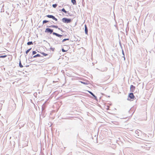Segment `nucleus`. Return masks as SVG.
<instances>
[{"instance_id":"6ab92c4d","label":"nucleus","mask_w":155,"mask_h":155,"mask_svg":"<svg viewBox=\"0 0 155 155\" xmlns=\"http://www.w3.org/2000/svg\"><path fill=\"white\" fill-rule=\"evenodd\" d=\"M69 40V38L64 39L62 40V42H64L66 40Z\"/></svg>"},{"instance_id":"a878e982","label":"nucleus","mask_w":155,"mask_h":155,"mask_svg":"<svg viewBox=\"0 0 155 155\" xmlns=\"http://www.w3.org/2000/svg\"><path fill=\"white\" fill-rule=\"evenodd\" d=\"M54 20H55L56 21H58V19L55 18H54Z\"/></svg>"},{"instance_id":"a211bd4d","label":"nucleus","mask_w":155,"mask_h":155,"mask_svg":"<svg viewBox=\"0 0 155 155\" xmlns=\"http://www.w3.org/2000/svg\"><path fill=\"white\" fill-rule=\"evenodd\" d=\"M19 66L20 68H22L23 67V65L21 64V61H20L19 62Z\"/></svg>"},{"instance_id":"7ed1b4c3","label":"nucleus","mask_w":155,"mask_h":155,"mask_svg":"<svg viewBox=\"0 0 155 155\" xmlns=\"http://www.w3.org/2000/svg\"><path fill=\"white\" fill-rule=\"evenodd\" d=\"M53 31V30L52 29L49 28H47L45 29V32L48 33H50L51 34Z\"/></svg>"},{"instance_id":"f257e3e1","label":"nucleus","mask_w":155,"mask_h":155,"mask_svg":"<svg viewBox=\"0 0 155 155\" xmlns=\"http://www.w3.org/2000/svg\"><path fill=\"white\" fill-rule=\"evenodd\" d=\"M142 134L141 131L140 130H136L135 131V136L137 138H139Z\"/></svg>"},{"instance_id":"412c9836","label":"nucleus","mask_w":155,"mask_h":155,"mask_svg":"<svg viewBox=\"0 0 155 155\" xmlns=\"http://www.w3.org/2000/svg\"><path fill=\"white\" fill-rule=\"evenodd\" d=\"M37 53L35 51H33L32 52V54L34 55Z\"/></svg>"},{"instance_id":"39448f33","label":"nucleus","mask_w":155,"mask_h":155,"mask_svg":"<svg viewBox=\"0 0 155 155\" xmlns=\"http://www.w3.org/2000/svg\"><path fill=\"white\" fill-rule=\"evenodd\" d=\"M129 97L131 99H133L134 98V96L133 93H131L129 94Z\"/></svg>"},{"instance_id":"c756f323","label":"nucleus","mask_w":155,"mask_h":155,"mask_svg":"<svg viewBox=\"0 0 155 155\" xmlns=\"http://www.w3.org/2000/svg\"><path fill=\"white\" fill-rule=\"evenodd\" d=\"M124 59L125 60V58L124 57Z\"/></svg>"},{"instance_id":"c85d7f7f","label":"nucleus","mask_w":155,"mask_h":155,"mask_svg":"<svg viewBox=\"0 0 155 155\" xmlns=\"http://www.w3.org/2000/svg\"><path fill=\"white\" fill-rule=\"evenodd\" d=\"M81 83H83L84 84H85V83L83 82H81Z\"/></svg>"},{"instance_id":"2eb2a0df","label":"nucleus","mask_w":155,"mask_h":155,"mask_svg":"<svg viewBox=\"0 0 155 155\" xmlns=\"http://www.w3.org/2000/svg\"><path fill=\"white\" fill-rule=\"evenodd\" d=\"M61 11L65 13H67V11L65 10V9L64 8H63L61 10Z\"/></svg>"},{"instance_id":"393cba45","label":"nucleus","mask_w":155,"mask_h":155,"mask_svg":"<svg viewBox=\"0 0 155 155\" xmlns=\"http://www.w3.org/2000/svg\"><path fill=\"white\" fill-rule=\"evenodd\" d=\"M122 52L124 56V51H123V50H122Z\"/></svg>"},{"instance_id":"dca6fc26","label":"nucleus","mask_w":155,"mask_h":155,"mask_svg":"<svg viewBox=\"0 0 155 155\" xmlns=\"http://www.w3.org/2000/svg\"><path fill=\"white\" fill-rule=\"evenodd\" d=\"M57 6V4H53L52 5V7L54 8H55Z\"/></svg>"},{"instance_id":"b1692460","label":"nucleus","mask_w":155,"mask_h":155,"mask_svg":"<svg viewBox=\"0 0 155 155\" xmlns=\"http://www.w3.org/2000/svg\"><path fill=\"white\" fill-rule=\"evenodd\" d=\"M42 54H43V55H44V56H46V55H47V54H46L45 53H43Z\"/></svg>"},{"instance_id":"5701e85b","label":"nucleus","mask_w":155,"mask_h":155,"mask_svg":"<svg viewBox=\"0 0 155 155\" xmlns=\"http://www.w3.org/2000/svg\"><path fill=\"white\" fill-rule=\"evenodd\" d=\"M51 49L53 51H54V50H55V48H51Z\"/></svg>"},{"instance_id":"9b49d317","label":"nucleus","mask_w":155,"mask_h":155,"mask_svg":"<svg viewBox=\"0 0 155 155\" xmlns=\"http://www.w3.org/2000/svg\"><path fill=\"white\" fill-rule=\"evenodd\" d=\"M27 44L28 45H33V42L32 41H29V42H28L27 43Z\"/></svg>"},{"instance_id":"f3484780","label":"nucleus","mask_w":155,"mask_h":155,"mask_svg":"<svg viewBox=\"0 0 155 155\" xmlns=\"http://www.w3.org/2000/svg\"><path fill=\"white\" fill-rule=\"evenodd\" d=\"M48 21H47V20H44L43 21V24H45V23H46L47 22H48Z\"/></svg>"},{"instance_id":"1a4fd4ad","label":"nucleus","mask_w":155,"mask_h":155,"mask_svg":"<svg viewBox=\"0 0 155 155\" xmlns=\"http://www.w3.org/2000/svg\"><path fill=\"white\" fill-rule=\"evenodd\" d=\"M49 27H52V28H58V26H56L55 25H51V26H49Z\"/></svg>"},{"instance_id":"4be33fe9","label":"nucleus","mask_w":155,"mask_h":155,"mask_svg":"<svg viewBox=\"0 0 155 155\" xmlns=\"http://www.w3.org/2000/svg\"><path fill=\"white\" fill-rule=\"evenodd\" d=\"M62 52H66V51L63 48H62Z\"/></svg>"},{"instance_id":"423d86ee","label":"nucleus","mask_w":155,"mask_h":155,"mask_svg":"<svg viewBox=\"0 0 155 155\" xmlns=\"http://www.w3.org/2000/svg\"><path fill=\"white\" fill-rule=\"evenodd\" d=\"M53 34L54 35H55L56 36H58V37H61L62 36V35H59L58 33H55V32H53Z\"/></svg>"},{"instance_id":"f03ea898","label":"nucleus","mask_w":155,"mask_h":155,"mask_svg":"<svg viewBox=\"0 0 155 155\" xmlns=\"http://www.w3.org/2000/svg\"><path fill=\"white\" fill-rule=\"evenodd\" d=\"M62 21L64 23H68L71 22V20L69 18H63L62 19Z\"/></svg>"},{"instance_id":"9d476101","label":"nucleus","mask_w":155,"mask_h":155,"mask_svg":"<svg viewBox=\"0 0 155 155\" xmlns=\"http://www.w3.org/2000/svg\"><path fill=\"white\" fill-rule=\"evenodd\" d=\"M41 56L39 54H37L34 55L33 56V58H35L38 57H40Z\"/></svg>"},{"instance_id":"20e7f679","label":"nucleus","mask_w":155,"mask_h":155,"mask_svg":"<svg viewBox=\"0 0 155 155\" xmlns=\"http://www.w3.org/2000/svg\"><path fill=\"white\" fill-rule=\"evenodd\" d=\"M135 88V87L133 85H131L130 87V91L131 92H134Z\"/></svg>"},{"instance_id":"bb28decb","label":"nucleus","mask_w":155,"mask_h":155,"mask_svg":"<svg viewBox=\"0 0 155 155\" xmlns=\"http://www.w3.org/2000/svg\"><path fill=\"white\" fill-rule=\"evenodd\" d=\"M52 18V19H53V20H54V18H55V17L54 16H53V17Z\"/></svg>"},{"instance_id":"0eeeda50","label":"nucleus","mask_w":155,"mask_h":155,"mask_svg":"<svg viewBox=\"0 0 155 155\" xmlns=\"http://www.w3.org/2000/svg\"><path fill=\"white\" fill-rule=\"evenodd\" d=\"M88 29L87 25H85V33L86 34H87Z\"/></svg>"},{"instance_id":"ddd939ff","label":"nucleus","mask_w":155,"mask_h":155,"mask_svg":"<svg viewBox=\"0 0 155 155\" xmlns=\"http://www.w3.org/2000/svg\"><path fill=\"white\" fill-rule=\"evenodd\" d=\"M31 48L28 49L26 51V54H27L29 52V51L31 50Z\"/></svg>"},{"instance_id":"cd10ccee","label":"nucleus","mask_w":155,"mask_h":155,"mask_svg":"<svg viewBox=\"0 0 155 155\" xmlns=\"http://www.w3.org/2000/svg\"><path fill=\"white\" fill-rule=\"evenodd\" d=\"M58 28L59 30H61V31H62V29H61V28Z\"/></svg>"},{"instance_id":"aec40b11","label":"nucleus","mask_w":155,"mask_h":155,"mask_svg":"<svg viewBox=\"0 0 155 155\" xmlns=\"http://www.w3.org/2000/svg\"><path fill=\"white\" fill-rule=\"evenodd\" d=\"M7 56V55H2L0 56V58H5V57Z\"/></svg>"},{"instance_id":"4468645a","label":"nucleus","mask_w":155,"mask_h":155,"mask_svg":"<svg viewBox=\"0 0 155 155\" xmlns=\"http://www.w3.org/2000/svg\"><path fill=\"white\" fill-rule=\"evenodd\" d=\"M71 2L74 5L76 3V0H71Z\"/></svg>"},{"instance_id":"6e6552de","label":"nucleus","mask_w":155,"mask_h":155,"mask_svg":"<svg viewBox=\"0 0 155 155\" xmlns=\"http://www.w3.org/2000/svg\"><path fill=\"white\" fill-rule=\"evenodd\" d=\"M89 92L94 97L95 99H96L97 98L93 94L92 92L91 91H89Z\"/></svg>"},{"instance_id":"f8f14e48","label":"nucleus","mask_w":155,"mask_h":155,"mask_svg":"<svg viewBox=\"0 0 155 155\" xmlns=\"http://www.w3.org/2000/svg\"><path fill=\"white\" fill-rule=\"evenodd\" d=\"M54 16L52 15H47L46 16L47 17H48L49 18H52Z\"/></svg>"}]
</instances>
